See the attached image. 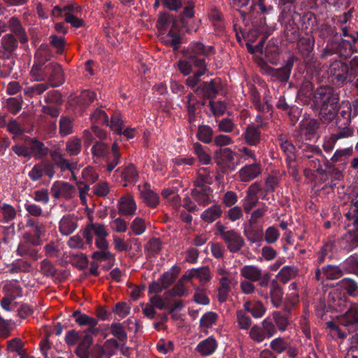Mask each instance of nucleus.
<instances>
[{"mask_svg": "<svg viewBox=\"0 0 358 358\" xmlns=\"http://www.w3.org/2000/svg\"><path fill=\"white\" fill-rule=\"evenodd\" d=\"M171 293L174 296H183L188 294V289L184 284V280L180 279L171 289Z\"/></svg>", "mask_w": 358, "mask_h": 358, "instance_id": "53", "label": "nucleus"}, {"mask_svg": "<svg viewBox=\"0 0 358 358\" xmlns=\"http://www.w3.org/2000/svg\"><path fill=\"white\" fill-rule=\"evenodd\" d=\"M242 136L248 145L255 146L260 142L261 132L255 125H248L242 134Z\"/></svg>", "mask_w": 358, "mask_h": 358, "instance_id": "14", "label": "nucleus"}, {"mask_svg": "<svg viewBox=\"0 0 358 358\" xmlns=\"http://www.w3.org/2000/svg\"><path fill=\"white\" fill-rule=\"evenodd\" d=\"M299 98L304 103L313 106V86L310 83H304L299 91Z\"/></svg>", "mask_w": 358, "mask_h": 358, "instance_id": "19", "label": "nucleus"}, {"mask_svg": "<svg viewBox=\"0 0 358 358\" xmlns=\"http://www.w3.org/2000/svg\"><path fill=\"white\" fill-rule=\"evenodd\" d=\"M213 182V176L210 173H207L206 170H200L198 178L194 180V185L208 186Z\"/></svg>", "mask_w": 358, "mask_h": 358, "instance_id": "37", "label": "nucleus"}, {"mask_svg": "<svg viewBox=\"0 0 358 358\" xmlns=\"http://www.w3.org/2000/svg\"><path fill=\"white\" fill-rule=\"evenodd\" d=\"M96 94L90 90H84L78 97V103L82 106L90 104L95 99Z\"/></svg>", "mask_w": 358, "mask_h": 358, "instance_id": "57", "label": "nucleus"}, {"mask_svg": "<svg viewBox=\"0 0 358 358\" xmlns=\"http://www.w3.org/2000/svg\"><path fill=\"white\" fill-rule=\"evenodd\" d=\"M93 124H108V117L106 113L101 109L95 110L90 116Z\"/></svg>", "mask_w": 358, "mask_h": 358, "instance_id": "39", "label": "nucleus"}, {"mask_svg": "<svg viewBox=\"0 0 358 358\" xmlns=\"http://www.w3.org/2000/svg\"><path fill=\"white\" fill-rule=\"evenodd\" d=\"M218 131L224 133H230L234 131L235 124L229 118H223L218 122Z\"/></svg>", "mask_w": 358, "mask_h": 358, "instance_id": "63", "label": "nucleus"}, {"mask_svg": "<svg viewBox=\"0 0 358 358\" xmlns=\"http://www.w3.org/2000/svg\"><path fill=\"white\" fill-rule=\"evenodd\" d=\"M262 172L260 164L256 162L253 164H245L238 173L239 180L243 182H249L257 178Z\"/></svg>", "mask_w": 358, "mask_h": 358, "instance_id": "9", "label": "nucleus"}, {"mask_svg": "<svg viewBox=\"0 0 358 358\" xmlns=\"http://www.w3.org/2000/svg\"><path fill=\"white\" fill-rule=\"evenodd\" d=\"M58 71L57 73V71H52V73L49 76V82L52 87L59 86L64 83L63 71L59 64Z\"/></svg>", "mask_w": 358, "mask_h": 358, "instance_id": "40", "label": "nucleus"}, {"mask_svg": "<svg viewBox=\"0 0 358 358\" xmlns=\"http://www.w3.org/2000/svg\"><path fill=\"white\" fill-rule=\"evenodd\" d=\"M241 275L252 282L259 281L262 275V270L252 265L244 266L240 271Z\"/></svg>", "mask_w": 358, "mask_h": 358, "instance_id": "17", "label": "nucleus"}, {"mask_svg": "<svg viewBox=\"0 0 358 358\" xmlns=\"http://www.w3.org/2000/svg\"><path fill=\"white\" fill-rule=\"evenodd\" d=\"M323 271L328 279H338L343 275L342 270L336 266L329 265L323 268Z\"/></svg>", "mask_w": 358, "mask_h": 358, "instance_id": "52", "label": "nucleus"}, {"mask_svg": "<svg viewBox=\"0 0 358 358\" xmlns=\"http://www.w3.org/2000/svg\"><path fill=\"white\" fill-rule=\"evenodd\" d=\"M109 147L105 143L97 141L92 148V152L94 156L97 157H105L108 152Z\"/></svg>", "mask_w": 358, "mask_h": 358, "instance_id": "44", "label": "nucleus"}, {"mask_svg": "<svg viewBox=\"0 0 358 358\" xmlns=\"http://www.w3.org/2000/svg\"><path fill=\"white\" fill-rule=\"evenodd\" d=\"M213 131L208 125H201L199 127L197 131V138L204 143H209L212 141Z\"/></svg>", "mask_w": 358, "mask_h": 358, "instance_id": "32", "label": "nucleus"}, {"mask_svg": "<svg viewBox=\"0 0 358 358\" xmlns=\"http://www.w3.org/2000/svg\"><path fill=\"white\" fill-rule=\"evenodd\" d=\"M8 110L15 115L22 107V99L20 96L10 98L7 100Z\"/></svg>", "mask_w": 358, "mask_h": 358, "instance_id": "41", "label": "nucleus"}, {"mask_svg": "<svg viewBox=\"0 0 358 358\" xmlns=\"http://www.w3.org/2000/svg\"><path fill=\"white\" fill-rule=\"evenodd\" d=\"M81 148V140L76 136L70 138L66 143V150L71 156L78 155Z\"/></svg>", "mask_w": 358, "mask_h": 358, "instance_id": "29", "label": "nucleus"}, {"mask_svg": "<svg viewBox=\"0 0 358 358\" xmlns=\"http://www.w3.org/2000/svg\"><path fill=\"white\" fill-rule=\"evenodd\" d=\"M192 196L196 202L203 206L210 203L213 199V190L209 186L194 185Z\"/></svg>", "mask_w": 358, "mask_h": 358, "instance_id": "10", "label": "nucleus"}, {"mask_svg": "<svg viewBox=\"0 0 358 358\" xmlns=\"http://www.w3.org/2000/svg\"><path fill=\"white\" fill-rule=\"evenodd\" d=\"M131 229L136 235L143 234L146 229L145 222L141 217H136L131 224Z\"/></svg>", "mask_w": 358, "mask_h": 358, "instance_id": "48", "label": "nucleus"}, {"mask_svg": "<svg viewBox=\"0 0 358 358\" xmlns=\"http://www.w3.org/2000/svg\"><path fill=\"white\" fill-rule=\"evenodd\" d=\"M99 332L98 328H88L85 331V336L79 344L80 345L90 348L93 343V336Z\"/></svg>", "mask_w": 358, "mask_h": 358, "instance_id": "43", "label": "nucleus"}, {"mask_svg": "<svg viewBox=\"0 0 358 358\" xmlns=\"http://www.w3.org/2000/svg\"><path fill=\"white\" fill-rule=\"evenodd\" d=\"M59 130L63 136H67L73 131V124L71 119L62 117L59 120Z\"/></svg>", "mask_w": 358, "mask_h": 358, "instance_id": "58", "label": "nucleus"}, {"mask_svg": "<svg viewBox=\"0 0 358 358\" xmlns=\"http://www.w3.org/2000/svg\"><path fill=\"white\" fill-rule=\"evenodd\" d=\"M229 284H230V280L227 276H222L220 279V287L218 289V292H219L218 299H219L220 301L223 302V301H226L228 293L230 291Z\"/></svg>", "mask_w": 358, "mask_h": 358, "instance_id": "31", "label": "nucleus"}, {"mask_svg": "<svg viewBox=\"0 0 358 358\" xmlns=\"http://www.w3.org/2000/svg\"><path fill=\"white\" fill-rule=\"evenodd\" d=\"M72 9V6H67L64 8L65 13H64V20L66 22L71 24L75 28H79L82 27L83 22L81 19L74 15L73 13L69 11Z\"/></svg>", "mask_w": 358, "mask_h": 358, "instance_id": "36", "label": "nucleus"}, {"mask_svg": "<svg viewBox=\"0 0 358 358\" xmlns=\"http://www.w3.org/2000/svg\"><path fill=\"white\" fill-rule=\"evenodd\" d=\"M244 310L251 313L255 318L262 317L266 313V308L264 304L256 301L255 302L246 301L244 305Z\"/></svg>", "mask_w": 358, "mask_h": 358, "instance_id": "18", "label": "nucleus"}, {"mask_svg": "<svg viewBox=\"0 0 358 358\" xmlns=\"http://www.w3.org/2000/svg\"><path fill=\"white\" fill-rule=\"evenodd\" d=\"M52 158L62 171L69 170L73 176L75 177V165L65 159L62 154L58 152H54L52 154Z\"/></svg>", "mask_w": 358, "mask_h": 358, "instance_id": "21", "label": "nucleus"}, {"mask_svg": "<svg viewBox=\"0 0 358 358\" xmlns=\"http://www.w3.org/2000/svg\"><path fill=\"white\" fill-rule=\"evenodd\" d=\"M1 45L7 52L13 51L17 45L15 38L11 34H6L1 39Z\"/></svg>", "mask_w": 358, "mask_h": 358, "instance_id": "45", "label": "nucleus"}, {"mask_svg": "<svg viewBox=\"0 0 358 358\" xmlns=\"http://www.w3.org/2000/svg\"><path fill=\"white\" fill-rule=\"evenodd\" d=\"M209 106L210 110L215 116L222 115L227 109L225 103L220 101H210Z\"/></svg>", "mask_w": 358, "mask_h": 358, "instance_id": "49", "label": "nucleus"}, {"mask_svg": "<svg viewBox=\"0 0 358 358\" xmlns=\"http://www.w3.org/2000/svg\"><path fill=\"white\" fill-rule=\"evenodd\" d=\"M345 269L351 273L358 275V258L350 256L345 262Z\"/></svg>", "mask_w": 358, "mask_h": 358, "instance_id": "62", "label": "nucleus"}, {"mask_svg": "<svg viewBox=\"0 0 358 358\" xmlns=\"http://www.w3.org/2000/svg\"><path fill=\"white\" fill-rule=\"evenodd\" d=\"M112 155L113 160L107 164V171L108 172L112 171L120 162V155L119 153V146L117 143H114L112 146Z\"/></svg>", "mask_w": 358, "mask_h": 358, "instance_id": "50", "label": "nucleus"}, {"mask_svg": "<svg viewBox=\"0 0 358 358\" xmlns=\"http://www.w3.org/2000/svg\"><path fill=\"white\" fill-rule=\"evenodd\" d=\"M36 245H33L28 240L24 239V241L20 243L17 250V254L20 256L23 255H29V256H35L36 252L31 247L35 246Z\"/></svg>", "mask_w": 358, "mask_h": 358, "instance_id": "35", "label": "nucleus"}, {"mask_svg": "<svg viewBox=\"0 0 358 358\" xmlns=\"http://www.w3.org/2000/svg\"><path fill=\"white\" fill-rule=\"evenodd\" d=\"M193 148L201 164L207 165L211 162L210 150L207 147L203 146L198 143H195Z\"/></svg>", "mask_w": 358, "mask_h": 358, "instance_id": "22", "label": "nucleus"}, {"mask_svg": "<svg viewBox=\"0 0 358 358\" xmlns=\"http://www.w3.org/2000/svg\"><path fill=\"white\" fill-rule=\"evenodd\" d=\"M118 213L124 216H129L135 214L137 206L134 196L127 193L122 195L117 203Z\"/></svg>", "mask_w": 358, "mask_h": 358, "instance_id": "8", "label": "nucleus"}, {"mask_svg": "<svg viewBox=\"0 0 358 358\" xmlns=\"http://www.w3.org/2000/svg\"><path fill=\"white\" fill-rule=\"evenodd\" d=\"M235 152L230 148H224L217 152L215 161L223 172L235 170L237 163L235 162Z\"/></svg>", "mask_w": 358, "mask_h": 358, "instance_id": "5", "label": "nucleus"}, {"mask_svg": "<svg viewBox=\"0 0 358 358\" xmlns=\"http://www.w3.org/2000/svg\"><path fill=\"white\" fill-rule=\"evenodd\" d=\"M113 243L114 249L117 252H127L131 250V246L124 241V239L119 236H113Z\"/></svg>", "mask_w": 358, "mask_h": 358, "instance_id": "38", "label": "nucleus"}, {"mask_svg": "<svg viewBox=\"0 0 358 358\" xmlns=\"http://www.w3.org/2000/svg\"><path fill=\"white\" fill-rule=\"evenodd\" d=\"M16 217L15 208L6 203H3L0 206V222L8 223Z\"/></svg>", "mask_w": 358, "mask_h": 358, "instance_id": "20", "label": "nucleus"}, {"mask_svg": "<svg viewBox=\"0 0 358 358\" xmlns=\"http://www.w3.org/2000/svg\"><path fill=\"white\" fill-rule=\"evenodd\" d=\"M50 193L53 198L70 199L73 198L76 194V189L73 185L62 181H55L51 188Z\"/></svg>", "mask_w": 358, "mask_h": 358, "instance_id": "4", "label": "nucleus"}, {"mask_svg": "<svg viewBox=\"0 0 358 358\" xmlns=\"http://www.w3.org/2000/svg\"><path fill=\"white\" fill-rule=\"evenodd\" d=\"M217 320V315L213 312L205 313L200 319V323L202 327L209 328L215 324Z\"/></svg>", "mask_w": 358, "mask_h": 358, "instance_id": "54", "label": "nucleus"}, {"mask_svg": "<svg viewBox=\"0 0 358 358\" xmlns=\"http://www.w3.org/2000/svg\"><path fill=\"white\" fill-rule=\"evenodd\" d=\"M26 227H29L31 230L24 234V238L30 241L33 245H40V238L45 233V225L41 222L29 219L26 222Z\"/></svg>", "mask_w": 358, "mask_h": 358, "instance_id": "7", "label": "nucleus"}, {"mask_svg": "<svg viewBox=\"0 0 358 358\" xmlns=\"http://www.w3.org/2000/svg\"><path fill=\"white\" fill-rule=\"evenodd\" d=\"M236 320L241 329H248L252 324V320L243 310L236 311Z\"/></svg>", "mask_w": 358, "mask_h": 358, "instance_id": "33", "label": "nucleus"}, {"mask_svg": "<svg viewBox=\"0 0 358 358\" xmlns=\"http://www.w3.org/2000/svg\"><path fill=\"white\" fill-rule=\"evenodd\" d=\"M283 291L276 281H272L270 287V296L273 305L278 308L282 300Z\"/></svg>", "mask_w": 358, "mask_h": 358, "instance_id": "23", "label": "nucleus"}, {"mask_svg": "<svg viewBox=\"0 0 358 358\" xmlns=\"http://www.w3.org/2000/svg\"><path fill=\"white\" fill-rule=\"evenodd\" d=\"M77 222V217L73 214L64 215L59 223V231L65 236L72 234L78 227Z\"/></svg>", "mask_w": 358, "mask_h": 358, "instance_id": "11", "label": "nucleus"}, {"mask_svg": "<svg viewBox=\"0 0 358 358\" xmlns=\"http://www.w3.org/2000/svg\"><path fill=\"white\" fill-rule=\"evenodd\" d=\"M298 273V269L294 266H285L281 268L277 275L278 280L286 283L294 278Z\"/></svg>", "mask_w": 358, "mask_h": 358, "instance_id": "27", "label": "nucleus"}, {"mask_svg": "<svg viewBox=\"0 0 358 358\" xmlns=\"http://www.w3.org/2000/svg\"><path fill=\"white\" fill-rule=\"evenodd\" d=\"M121 177L127 182H135L138 180V174L134 166L129 164L122 169Z\"/></svg>", "mask_w": 358, "mask_h": 358, "instance_id": "30", "label": "nucleus"}, {"mask_svg": "<svg viewBox=\"0 0 358 358\" xmlns=\"http://www.w3.org/2000/svg\"><path fill=\"white\" fill-rule=\"evenodd\" d=\"M175 29H171L166 35L162 38V42L168 46L172 47L174 50H178L181 43L180 36L173 32Z\"/></svg>", "mask_w": 358, "mask_h": 358, "instance_id": "28", "label": "nucleus"}, {"mask_svg": "<svg viewBox=\"0 0 358 358\" xmlns=\"http://www.w3.org/2000/svg\"><path fill=\"white\" fill-rule=\"evenodd\" d=\"M217 346V344L215 339L213 337L210 336L201 341L198 344L196 349L201 355L208 356L215 352Z\"/></svg>", "mask_w": 358, "mask_h": 358, "instance_id": "16", "label": "nucleus"}, {"mask_svg": "<svg viewBox=\"0 0 358 358\" xmlns=\"http://www.w3.org/2000/svg\"><path fill=\"white\" fill-rule=\"evenodd\" d=\"M110 227L117 233H124L128 229V224L122 218L117 217L110 222Z\"/></svg>", "mask_w": 358, "mask_h": 358, "instance_id": "59", "label": "nucleus"}, {"mask_svg": "<svg viewBox=\"0 0 358 358\" xmlns=\"http://www.w3.org/2000/svg\"><path fill=\"white\" fill-rule=\"evenodd\" d=\"M218 234L224 241L227 249L232 253L239 252L245 245V241L241 234L235 229H228L220 222L216 223Z\"/></svg>", "mask_w": 358, "mask_h": 358, "instance_id": "3", "label": "nucleus"}, {"mask_svg": "<svg viewBox=\"0 0 358 358\" xmlns=\"http://www.w3.org/2000/svg\"><path fill=\"white\" fill-rule=\"evenodd\" d=\"M299 132L303 141H310L313 138V119L310 115L301 121Z\"/></svg>", "mask_w": 358, "mask_h": 358, "instance_id": "12", "label": "nucleus"}, {"mask_svg": "<svg viewBox=\"0 0 358 358\" xmlns=\"http://www.w3.org/2000/svg\"><path fill=\"white\" fill-rule=\"evenodd\" d=\"M45 166L43 164H37L35 165L30 172L29 173V176L30 178L34 180H39L43 174L45 173Z\"/></svg>", "mask_w": 358, "mask_h": 358, "instance_id": "64", "label": "nucleus"}, {"mask_svg": "<svg viewBox=\"0 0 358 358\" xmlns=\"http://www.w3.org/2000/svg\"><path fill=\"white\" fill-rule=\"evenodd\" d=\"M111 334L120 341H124L127 336L122 325L120 323L114 322L110 326Z\"/></svg>", "mask_w": 358, "mask_h": 358, "instance_id": "56", "label": "nucleus"}, {"mask_svg": "<svg viewBox=\"0 0 358 358\" xmlns=\"http://www.w3.org/2000/svg\"><path fill=\"white\" fill-rule=\"evenodd\" d=\"M73 317L80 326L88 325L89 328H96V325L98 323L97 320L95 318L90 317L86 314H82L79 311H75L73 313Z\"/></svg>", "mask_w": 358, "mask_h": 358, "instance_id": "26", "label": "nucleus"}, {"mask_svg": "<svg viewBox=\"0 0 358 358\" xmlns=\"http://www.w3.org/2000/svg\"><path fill=\"white\" fill-rule=\"evenodd\" d=\"M340 285L350 296L355 297L358 296V284L355 280L345 278L340 281Z\"/></svg>", "mask_w": 358, "mask_h": 358, "instance_id": "25", "label": "nucleus"}, {"mask_svg": "<svg viewBox=\"0 0 358 358\" xmlns=\"http://www.w3.org/2000/svg\"><path fill=\"white\" fill-rule=\"evenodd\" d=\"M48 85L45 83L35 84L32 86L27 87L24 90L25 94L33 96L36 94H40L48 90Z\"/></svg>", "mask_w": 358, "mask_h": 358, "instance_id": "42", "label": "nucleus"}, {"mask_svg": "<svg viewBox=\"0 0 358 358\" xmlns=\"http://www.w3.org/2000/svg\"><path fill=\"white\" fill-rule=\"evenodd\" d=\"M28 145H29L31 155L36 158H42L48 153V150L44 144L36 139H31L28 142Z\"/></svg>", "mask_w": 358, "mask_h": 358, "instance_id": "24", "label": "nucleus"}, {"mask_svg": "<svg viewBox=\"0 0 358 358\" xmlns=\"http://www.w3.org/2000/svg\"><path fill=\"white\" fill-rule=\"evenodd\" d=\"M273 317L278 329L281 331H285L287 327L289 324L287 318L285 315L280 314L279 312H274Z\"/></svg>", "mask_w": 358, "mask_h": 358, "instance_id": "60", "label": "nucleus"}, {"mask_svg": "<svg viewBox=\"0 0 358 358\" xmlns=\"http://www.w3.org/2000/svg\"><path fill=\"white\" fill-rule=\"evenodd\" d=\"M106 125L110 127L111 129L116 131L117 134H122V130L123 129V123L119 114L113 115L110 118V121H108V124Z\"/></svg>", "mask_w": 358, "mask_h": 358, "instance_id": "51", "label": "nucleus"}, {"mask_svg": "<svg viewBox=\"0 0 358 358\" xmlns=\"http://www.w3.org/2000/svg\"><path fill=\"white\" fill-rule=\"evenodd\" d=\"M336 99L330 86L323 85L317 88L315 92V108L320 106L319 117L322 121H331L334 119L333 110Z\"/></svg>", "mask_w": 358, "mask_h": 358, "instance_id": "1", "label": "nucleus"}, {"mask_svg": "<svg viewBox=\"0 0 358 358\" xmlns=\"http://www.w3.org/2000/svg\"><path fill=\"white\" fill-rule=\"evenodd\" d=\"M249 335L250 338L257 343H262L265 338H266L262 327L258 325H254L251 328Z\"/></svg>", "mask_w": 358, "mask_h": 358, "instance_id": "47", "label": "nucleus"}, {"mask_svg": "<svg viewBox=\"0 0 358 358\" xmlns=\"http://www.w3.org/2000/svg\"><path fill=\"white\" fill-rule=\"evenodd\" d=\"M108 231L106 227L101 223L90 222L87 224L83 230V236L87 244L92 245L93 237L96 238L95 245L100 250H106L109 247L108 242L106 240L108 236Z\"/></svg>", "mask_w": 358, "mask_h": 358, "instance_id": "2", "label": "nucleus"}, {"mask_svg": "<svg viewBox=\"0 0 358 358\" xmlns=\"http://www.w3.org/2000/svg\"><path fill=\"white\" fill-rule=\"evenodd\" d=\"M31 76L35 81H42L45 79V73L44 71V64L33 65L31 72Z\"/></svg>", "mask_w": 358, "mask_h": 358, "instance_id": "46", "label": "nucleus"}, {"mask_svg": "<svg viewBox=\"0 0 358 358\" xmlns=\"http://www.w3.org/2000/svg\"><path fill=\"white\" fill-rule=\"evenodd\" d=\"M298 48L303 56H310L313 48V40L310 38H301L298 42Z\"/></svg>", "mask_w": 358, "mask_h": 358, "instance_id": "34", "label": "nucleus"}, {"mask_svg": "<svg viewBox=\"0 0 358 358\" xmlns=\"http://www.w3.org/2000/svg\"><path fill=\"white\" fill-rule=\"evenodd\" d=\"M338 324L349 332H354L358 329V307H350L343 314L336 317Z\"/></svg>", "mask_w": 358, "mask_h": 358, "instance_id": "6", "label": "nucleus"}, {"mask_svg": "<svg viewBox=\"0 0 358 358\" xmlns=\"http://www.w3.org/2000/svg\"><path fill=\"white\" fill-rule=\"evenodd\" d=\"M140 190V198L150 208H155L159 203V195L150 189L138 186Z\"/></svg>", "mask_w": 358, "mask_h": 358, "instance_id": "13", "label": "nucleus"}, {"mask_svg": "<svg viewBox=\"0 0 358 358\" xmlns=\"http://www.w3.org/2000/svg\"><path fill=\"white\" fill-rule=\"evenodd\" d=\"M31 266L26 261L17 260L10 265V271L12 273L29 271Z\"/></svg>", "mask_w": 358, "mask_h": 358, "instance_id": "61", "label": "nucleus"}, {"mask_svg": "<svg viewBox=\"0 0 358 358\" xmlns=\"http://www.w3.org/2000/svg\"><path fill=\"white\" fill-rule=\"evenodd\" d=\"M106 250H101L100 251H96L93 252L92 257L97 261H114L115 255Z\"/></svg>", "mask_w": 358, "mask_h": 358, "instance_id": "55", "label": "nucleus"}, {"mask_svg": "<svg viewBox=\"0 0 358 358\" xmlns=\"http://www.w3.org/2000/svg\"><path fill=\"white\" fill-rule=\"evenodd\" d=\"M222 214V210L221 206L215 204L203 210L201 214V219L206 223H212L220 217Z\"/></svg>", "mask_w": 358, "mask_h": 358, "instance_id": "15", "label": "nucleus"}]
</instances>
